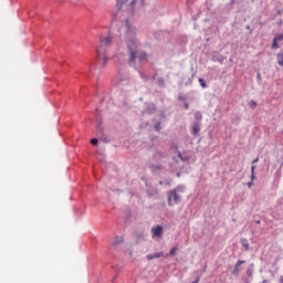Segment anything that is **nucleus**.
<instances>
[{
  "instance_id": "nucleus-18",
  "label": "nucleus",
  "mask_w": 283,
  "mask_h": 283,
  "mask_svg": "<svg viewBox=\"0 0 283 283\" xmlns=\"http://www.w3.org/2000/svg\"><path fill=\"white\" fill-rule=\"evenodd\" d=\"M91 144L94 146L98 145V139L97 138L91 139Z\"/></svg>"
},
{
  "instance_id": "nucleus-23",
  "label": "nucleus",
  "mask_w": 283,
  "mask_h": 283,
  "mask_svg": "<svg viewBox=\"0 0 283 283\" xmlns=\"http://www.w3.org/2000/svg\"><path fill=\"white\" fill-rule=\"evenodd\" d=\"M248 187L251 189V187H253V181L248 182Z\"/></svg>"
},
{
  "instance_id": "nucleus-26",
  "label": "nucleus",
  "mask_w": 283,
  "mask_h": 283,
  "mask_svg": "<svg viewBox=\"0 0 283 283\" xmlns=\"http://www.w3.org/2000/svg\"><path fill=\"white\" fill-rule=\"evenodd\" d=\"M119 242H123V238L119 239Z\"/></svg>"
},
{
  "instance_id": "nucleus-20",
  "label": "nucleus",
  "mask_w": 283,
  "mask_h": 283,
  "mask_svg": "<svg viewBox=\"0 0 283 283\" xmlns=\"http://www.w3.org/2000/svg\"><path fill=\"white\" fill-rule=\"evenodd\" d=\"M155 129H157V132H160V124H156Z\"/></svg>"
},
{
  "instance_id": "nucleus-19",
  "label": "nucleus",
  "mask_w": 283,
  "mask_h": 283,
  "mask_svg": "<svg viewBox=\"0 0 283 283\" xmlns=\"http://www.w3.org/2000/svg\"><path fill=\"white\" fill-rule=\"evenodd\" d=\"M275 39H277V41H283V33L282 34H279L275 36Z\"/></svg>"
},
{
  "instance_id": "nucleus-12",
  "label": "nucleus",
  "mask_w": 283,
  "mask_h": 283,
  "mask_svg": "<svg viewBox=\"0 0 283 283\" xmlns=\"http://www.w3.org/2000/svg\"><path fill=\"white\" fill-rule=\"evenodd\" d=\"M249 107H251L252 109H255V107H258V103L254 99H252L249 102Z\"/></svg>"
},
{
  "instance_id": "nucleus-16",
  "label": "nucleus",
  "mask_w": 283,
  "mask_h": 283,
  "mask_svg": "<svg viewBox=\"0 0 283 283\" xmlns=\"http://www.w3.org/2000/svg\"><path fill=\"white\" fill-rule=\"evenodd\" d=\"M199 83H200L201 87H203V88L207 87V84L205 83V78L200 77Z\"/></svg>"
},
{
  "instance_id": "nucleus-8",
  "label": "nucleus",
  "mask_w": 283,
  "mask_h": 283,
  "mask_svg": "<svg viewBox=\"0 0 283 283\" xmlns=\"http://www.w3.org/2000/svg\"><path fill=\"white\" fill-rule=\"evenodd\" d=\"M193 135L198 136L200 134V124L196 123L192 128Z\"/></svg>"
},
{
  "instance_id": "nucleus-13",
  "label": "nucleus",
  "mask_w": 283,
  "mask_h": 283,
  "mask_svg": "<svg viewBox=\"0 0 283 283\" xmlns=\"http://www.w3.org/2000/svg\"><path fill=\"white\" fill-rule=\"evenodd\" d=\"M178 158H180V160H182V163H188L189 157H182L181 153H178Z\"/></svg>"
},
{
  "instance_id": "nucleus-15",
  "label": "nucleus",
  "mask_w": 283,
  "mask_h": 283,
  "mask_svg": "<svg viewBox=\"0 0 283 283\" xmlns=\"http://www.w3.org/2000/svg\"><path fill=\"white\" fill-rule=\"evenodd\" d=\"M176 251H178V247L172 248L169 252V255H176Z\"/></svg>"
},
{
  "instance_id": "nucleus-14",
  "label": "nucleus",
  "mask_w": 283,
  "mask_h": 283,
  "mask_svg": "<svg viewBox=\"0 0 283 283\" xmlns=\"http://www.w3.org/2000/svg\"><path fill=\"white\" fill-rule=\"evenodd\" d=\"M196 120H202V114L200 112L195 113Z\"/></svg>"
},
{
  "instance_id": "nucleus-6",
  "label": "nucleus",
  "mask_w": 283,
  "mask_h": 283,
  "mask_svg": "<svg viewBox=\"0 0 283 283\" xmlns=\"http://www.w3.org/2000/svg\"><path fill=\"white\" fill-rule=\"evenodd\" d=\"M245 263L247 261L239 260L234 265L232 275H240V271H242V264H245Z\"/></svg>"
},
{
  "instance_id": "nucleus-10",
  "label": "nucleus",
  "mask_w": 283,
  "mask_h": 283,
  "mask_svg": "<svg viewBox=\"0 0 283 283\" xmlns=\"http://www.w3.org/2000/svg\"><path fill=\"white\" fill-rule=\"evenodd\" d=\"M241 244L244 248L245 251H249L250 245H249V240L247 239H241Z\"/></svg>"
},
{
  "instance_id": "nucleus-9",
  "label": "nucleus",
  "mask_w": 283,
  "mask_h": 283,
  "mask_svg": "<svg viewBox=\"0 0 283 283\" xmlns=\"http://www.w3.org/2000/svg\"><path fill=\"white\" fill-rule=\"evenodd\" d=\"M277 64L283 67V53L276 54Z\"/></svg>"
},
{
  "instance_id": "nucleus-3",
  "label": "nucleus",
  "mask_w": 283,
  "mask_h": 283,
  "mask_svg": "<svg viewBox=\"0 0 283 283\" xmlns=\"http://www.w3.org/2000/svg\"><path fill=\"white\" fill-rule=\"evenodd\" d=\"M180 193H185V186H178L174 190H170L168 193V205L169 207H174V205H178L182 198Z\"/></svg>"
},
{
  "instance_id": "nucleus-28",
  "label": "nucleus",
  "mask_w": 283,
  "mask_h": 283,
  "mask_svg": "<svg viewBox=\"0 0 283 283\" xmlns=\"http://www.w3.org/2000/svg\"><path fill=\"white\" fill-rule=\"evenodd\" d=\"M245 283H249V282H245Z\"/></svg>"
},
{
  "instance_id": "nucleus-1",
  "label": "nucleus",
  "mask_w": 283,
  "mask_h": 283,
  "mask_svg": "<svg viewBox=\"0 0 283 283\" xmlns=\"http://www.w3.org/2000/svg\"><path fill=\"white\" fill-rule=\"evenodd\" d=\"M124 40L129 50L128 64L136 67L137 63L147 61V53L145 51H137L138 44L136 43V28L129 23V20L125 22Z\"/></svg>"
},
{
  "instance_id": "nucleus-5",
  "label": "nucleus",
  "mask_w": 283,
  "mask_h": 283,
  "mask_svg": "<svg viewBox=\"0 0 283 283\" xmlns=\"http://www.w3.org/2000/svg\"><path fill=\"white\" fill-rule=\"evenodd\" d=\"M153 238H163V226H156L151 228Z\"/></svg>"
},
{
  "instance_id": "nucleus-27",
  "label": "nucleus",
  "mask_w": 283,
  "mask_h": 283,
  "mask_svg": "<svg viewBox=\"0 0 283 283\" xmlns=\"http://www.w3.org/2000/svg\"><path fill=\"white\" fill-rule=\"evenodd\" d=\"M256 224H260V221H256Z\"/></svg>"
},
{
  "instance_id": "nucleus-24",
  "label": "nucleus",
  "mask_w": 283,
  "mask_h": 283,
  "mask_svg": "<svg viewBox=\"0 0 283 283\" xmlns=\"http://www.w3.org/2000/svg\"><path fill=\"white\" fill-rule=\"evenodd\" d=\"M255 178V172H251V180Z\"/></svg>"
},
{
  "instance_id": "nucleus-7",
  "label": "nucleus",
  "mask_w": 283,
  "mask_h": 283,
  "mask_svg": "<svg viewBox=\"0 0 283 283\" xmlns=\"http://www.w3.org/2000/svg\"><path fill=\"white\" fill-rule=\"evenodd\" d=\"M163 255H165V253H163V252H155L153 254H148L147 255V260H149V261L156 260L158 258H163Z\"/></svg>"
},
{
  "instance_id": "nucleus-4",
  "label": "nucleus",
  "mask_w": 283,
  "mask_h": 283,
  "mask_svg": "<svg viewBox=\"0 0 283 283\" xmlns=\"http://www.w3.org/2000/svg\"><path fill=\"white\" fill-rule=\"evenodd\" d=\"M140 3V6H145V0H117V8L120 10L124 6H127V3L130 6L132 10H134V6L136 3Z\"/></svg>"
},
{
  "instance_id": "nucleus-2",
  "label": "nucleus",
  "mask_w": 283,
  "mask_h": 283,
  "mask_svg": "<svg viewBox=\"0 0 283 283\" xmlns=\"http://www.w3.org/2000/svg\"><path fill=\"white\" fill-rule=\"evenodd\" d=\"M99 42L96 46L97 63L101 67H105L109 63V46L114 43V33L112 30L108 31V34H99Z\"/></svg>"
},
{
  "instance_id": "nucleus-11",
  "label": "nucleus",
  "mask_w": 283,
  "mask_h": 283,
  "mask_svg": "<svg viewBox=\"0 0 283 283\" xmlns=\"http://www.w3.org/2000/svg\"><path fill=\"white\" fill-rule=\"evenodd\" d=\"M277 42H280V40H277L276 38H274V39H273V43H272L273 50H277V48H280V46L277 45Z\"/></svg>"
},
{
  "instance_id": "nucleus-21",
  "label": "nucleus",
  "mask_w": 283,
  "mask_h": 283,
  "mask_svg": "<svg viewBox=\"0 0 283 283\" xmlns=\"http://www.w3.org/2000/svg\"><path fill=\"white\" fill-rule=\"evenodd\" d=\"M259 160L260 158L256 157L255 159L252 160V165H255V163H259Z\"/></svg>"
},
{
  "instance_id": "nucleus-25",
  "label": "nucleus",
  "mask_w": 283,
  "mask_h": 283,
  "mask_svg": "<svg viewBox=\"0 0 283 283\" xmlns=\"http://www.w3.org/2000/svg\"><path fill=\"white\" fill-rule=\"evenodd\" d=\"M185 109H189V104L185 103Z\"/></svg>"
},
{
  "instance_id": "nucleus-17",
  "label": "nucleus",
  "mask_w": 283,
  "mask_h": 283,
  "mask_svg": "<svg viewBox=\"0 0 283 283\" xmlns=\"http://www.w3.org/2000/svg\"><path fill=\"white\" fill-rule=\"evenodd\" d=\"M245 273H247L248 277H251L253 275V270L252 269H248Z\"/></svg>"
},
{
  "instance_id": "nucleus-22",
  "label": "nucleus",
  "mask_w": 283,
  "mask_h": 283,
  "mask_svg": "<svg viewBox=\"0 0 283 283\" xmlns=\"http://www.w3.org/2000/svg\"><path fill=\"white\" fill-rule=\"evenodd\" d=\"M251 174H255V166L251 167Z\"/></svg>"
}]
</instances>
